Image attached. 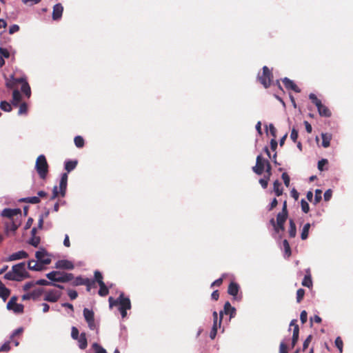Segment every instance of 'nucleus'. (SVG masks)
I'll list each match as a JSON object with an SVG mask.
<instances>
[{"mask_svg":"<svg viewBox=\"0 0 353 353\" xmlns=\"http://www.w3.org/2000/svg\"><path fill=\"white\" fill-rule=\"evenodd\" d=\"M99 290L98 294L101 296H105L109 294V289L105 284V283H101L99 284Z\"/></svg>","mask_w":353,"mask_h":353,"instance_id":"obj_28","label":"nucleus"},{"mask_svg":"<svg viewBox=\"0 0 353 353\" xmlns=\"http://www.w3.org/2000/svg\"><path fill=\"white\" fill-rule=\"evenodd\" d=\"M67 185L68 173H63L60 179L59 187L55 185L53 188L52 199H56L57 197H64L65 196Z\"/></svg>","mask_w":353,"mask_h":353,"instance_id":"obj_3","label":"nucleus"},{"mask_svg":"<svg viewBox=\"0 0 353 353\" xmlns=\"http://www.w3.org/2000/svg\"><path fill=\"white\" fill-rule=\"evenodd\" d=\"M40 241L41 239L39 236H34L30 237V239L28 241V243L32 245L33 247L37 248L40 243Z\"/></svg>","mask_w":353,"mask_h":353,"instance_id":"obj_39","label":"nucleus"},{"mask_svg":"<svg viewBox=\"0 0 353 353\" xmlns=\"http://www.w3.org/2000/svg\"><path fill=\"white\" fill-rule=\"evenodd\" d=\"M335 345L339 349V353H343V342L340 336L335 339Z\"/></svg>","mask_w":353,"mask_h":353,"instance_id":"obj_42","label":"nucleus"},{"mask_svg":"<svg viewBox=\"0 0 353 353\" xmlns=\"http://www.w3.org/2000/svg\"><path fill=\"white\" fill-rule=\"evenodd\" d=\"M21 101V94L19 90H14L12 92V103L14 105H17Z\"/></svg>","mask_w":353,"mask_h":353,"instance_id":"obj_32","label":"nucleus"},{"mask_svg":"<svg viewBox=\"0 0 353 353\" xmlns=\"http://www.w3.org/2000/svg\"><path fill=\"white\" fill-rule=\"evenodd\" d=\"M35 257L39 263L49 265L51 263L50 256L46 250L43 248H41L38 251L36 252Z\"/></svg>","mask_w":353,"mask_h":353,"instance_id":"obj_12","label":"nucleus"},{"mask_svg":"<svg viewBox=\"0 0 353 353\" xmlns=\"http://www.w3.org/2000/svg\"><path fill=\"white\" fill-rule=\"evenodd\" d=\"M301 209L305 213H307L310 210L309 204L305 200H301Z\"/></svg>","mask_w":353,"mask_h":353,"instance_id":"obj_51","label":"nucleus"},{"mask_svg":"<svg viewBox=\"0 0 353 353\" xmlns=\"http://www.w3.org/2000/svg\"><path fill=\"white\" fill-rule=\"evenodd\" d=\"M19 30V26L17 24H13L9 28V34H12Z\"/></svg>","mask_w":353,"mask_h":353,"instance_id":"obj_64","label":"nucleus"},{"mask_svg":"<svg viewBox=\"0 0 353 353\" xmlns=\"http://www.w3.org/2000/svg\"><path fill=\"white\" fill-rule=\"evenodd\" d=\"M288 217V211H287V203L286 200H285L283 203V206L282 211L277 214L276 216V224L277 227L281 230H284V223Z\"/></svg>","mask_w":353,"mask_h":353,"instance_id":"obj_10","label":"nucleus"},{"mask_svg":"<svg viewBox=\"0 0 353 353\" xmlns=\"http://www.w3.org/2000/svg\"><path fill=\"white\" fill-rule=\"evenodd\" d=\"M71 337L74 340L78 341V345L80 349H85L87 347L88 342L85 332H82L79 336V330L73 326L71 329Z\"/></svg>","mask_w":353,"mask_h":353,"instance_id":"obj_6","label":"nucleus"},{"mask_svg":"<svg viewBox=\"0 0 353 353\" xmlns=\"http://www.w3.org/2000/svg\"><path fill=\"white\" fill-rule=\"evenodd\" d=\"M328 163V161L323 159L318 162V169L321 171L323 170V166Z\"/></svg>","mask_w":353,"mask_h":353,"instance_id":"obj_55","label":"nucleus"},{"mask_svg":"<svg viewBox=\"0 0 353 353\" xmlns=\"http://www.w3.org/2000/svg\"><path fill=\"white\" fill-rule=\"evenodd\" d=\"M74 279V275L72 273L61 272L60 276L61 283H67Z\"/></svg>","mask_w":353,"mask_h":353,"instance_id":"obj_26","label":"nucleus"},{"mask_svg":"<svg viewBox=\"0 0 353 353\" xmlns=\"http://www.w3.org/2000/svg\"><path fill=\"white\" fill-rule=\"evenodd\" d=\"M213 315V325L212 327V330L210 333V337L212 339H214L217 334L218 327H220L221 326H219V321H218V314L216 311H214L212 314Z\"/></svg>","mask_w":353,"mask_h":353,"instance_id":"obj_17","label":"nucleus"},{"mask_svg":"<svg viewBox=\"0 0 353 353\" xmlns=\"http://www.w3.org/2000/svg\"><path fill=\"white\" fill-rule=\"evenodd\" d=\"M28 268L30 270L35 271L37 268H36V262L34 259L30 260L28 262Z\"/></svg>","mask_w":353,"mask_h":353,"instance_id":"obj_60","label":"nucleus"},{"mask_svg":"<svg viewBox=\"0 0 353 353\" xmlns=\"http://www.w3.org/2000/svg\"><path fill=\"white\" fill-rule=\"evenodd\" d=\"M35 285V283L34 281H29V282H27L24 284V285L23 286V290L24 291H28L31 288L34 287Z\"/></svg>","mask_w":353,"mask_h":353,"instance_id":"obj_58","label":"nucleus"},{"mask_svg":"<svg viewBox=\"0 0 353 353\" xmlns=\"http://www.w3.org/2000/svg\"><path fill=\"white\" fill-rule=\"evenodd\" d=\"M63 8L61 3H57L54 6L52 11V19L59 20L61 18Z\"/></svg>","mask_w":353,"mask_h":353,"instance_id":"obj_19","label":"nucleus"},{"mask_svg":"<svg viewBox=\"0 0 353 353\" xmlns=\"http://www.w3.org/2000/svg\"><path fill=\"white\" fill-rule=\"evenodd\" d=\"M274 191L276 196H280L282 194L281 183L278 181H275L273 184Z\"/></svg>","mask_w":353,"mask_h":353,"instance_id":"obj_29","label":"nucleus"},{"mask_svg":"<svg viewBox=\"0 0 353 353\" xmlns=\"http://www.w3.org/2000/svg\"><path fill=\"white\" fill-rule=\"evenodd\" d=\"M109 307L112 309L114 306L119 305V310H130L131 302L128 297L124 296V293L121 292L117 299L110 296L108 299Z\"/></svg>","mask_w":353,"mask_h":353,"instance_id":"obj_2","label":"nucleus"},{"mask_svg":"<svg viewBox=\"0 0 353 353\" xmlns=\"http://www.w3.org/2000/svg\"><path fill=\"white\" fill-rule=\"evenodd\" d=\"M72 284L74 285H85L87 286V290H88V278L84 279L81 276H77L74 279Z\"/></svg>","mask_w":353,"mask_h":353,"instance_id":"obj_23","label":"nucleus"},{"mask_svg":"<svg viewBox=\"0 0 353 353\" xmlns=\"http://www.w3.org/2000/svg\"><path fill=\"white\" fill-rule=\"evenodd\" d=\"M0 54L1 55V57L3 58H8L10 57V52L6 48H0Z\"/></svg>","mask_w":353,"mask_h":353,"instance_id":"obj_61","label":"nucleus"},{"mask_svg":"<svg viewBox=\"0 0 353 353\" xmlns=\"http://www.w3.org/2000/svg\"><path fill=\"white\" fill-rule=\"evenodd\" d=\"M74 144L77 148H81L84 145V140L81 136H77L75 137L74 139Z\"/></svg>","mask_w":353,"mask_h":353,"instance_id":"obj_43","label":"nucleus"},{"mask_svg":"<svg viewBox=\"0 0 353 353\" xmlns=\"http://www.w3.org/2000/svg\"><path fill=\"white\" fill-rule=\"evenodd\" d=\"M28 107L26 103H23L20 105L19 109V114H26L27 112Z\"/></svg>","mask_w":353,"mask_h":353,"instance_id":"obj_53","label":"nucleus"},{"mask_svg":"<svg viewBox=\"0 0 353 353\" xmlns=\"http://www.w3.org/2000/svg\"><path fill=\"white\" fill-rule=\"evenodd\" d=\"M282 81L287 90H292L297 93L301 92V90L295 84V83L290 79L285 77L282 79Z\"/></svg>","mask_w":353,"mask_h":353,"instance_id":"obj_18","label":"nucleus"},{"mask_svg":"<svg viewBox=\"0 0 353 353\" xmlns=\"http://www.w3.org/2000/svg\"><path fill=\"white\" fill-rule=\"evenodd\" d=\"M28 257V254L24 250H20L10 254L6 259L7 261H12Z\"/></svg>","mask_w":353,"mask_h":353,"instance_id":"obj_16","label":"nucleus"},{"mask_svg":"<svg viewBox=\"0 0 353 353\" xmlns=\"http://www.w3.org/2000/svg\"><path fill=\"white\" fill-rule=\"evenodd\" d=\"M10 310H12L14 314H22L24 310V306L23 304L16 303Z\"/></svg>","mask_w":353,"mask_h":353,"instance_id":"obj_37","label":"nucleus"},{"mask_svg":"<svg viewBox=\"0 0 353 353\" xmlns=\"http://www.w3.org/2000/svg\"><path fill=\"white\" fill-rule=\"evenodd\" d=\"M77 165V161L76 160H67L65 161V169L68 172L72 171Z\"/></svg>","mask_w":353,"mask_h":353,"instance_id":"obj_25","label":"nucleus"},{"mask_svg":"<svg viewBox=\"0 0 353 353\" xmlns=\"http://www.w3.org/2000/svg\"><path fill=\"white\" fill-rule=\"evenodd\" d=\"M296 234V225L293 220H290L289 236L291 238L295 237Z\"/></svg>","mask_w":353,"mask_h":353,"instance_id":"obj_30","label":"nucleus"},{"mask_svg":"<svg viewBox=\"0 0 353 353\" xmlns=\"http://www.w3.org/2000/svg\"><path fill=\"white\" fill-rule=\"evenodd\" d=\"M305 295V290L302 288H300L296 292V301L297 303H301L303 300Z\"/></svg>","mask_w":353,"mask_h":353,"instance_id":"obj_46","label":"nucleus"},{"mask_svg":"<svg viewBox=\"0 0 353 353\" xmlns=\"http://www.w3.org/2000/svg\"><path fill=\"white\" fill-rule=\"evenodd\" d=\"M239 285L234 281H232L228 285V293L232 296L233 300L240 301L242 299V294H239Z\"/></svg>","mask_w":353,"mask_h":353,"instance_id":"obj_11","label":"nucleus"},{"mask_svg":"<svg viewBox=\"0 0 353 353\" xmlns=\"http://www.w3.org/2000/svg\"><path fill=\"white\" fill-rule=\"evenodd\" d=\"M35 169L41 179H46L48 173V164L43 154L39 155L36 161Z\"/></svg>","mask_w":353,"mask_h":353,"instance_id":"obj_4","label":"nucleus"},{"mask_svg":"<svg viewBox=\"0 0 353 353\" xmlns=\"http://www.w3.org/2000/svg\"><path fill=\"white\" fill-rule=\"evenodd\" d=\"M34 283H35V285H38L47 286V285H54V283H52L51 281H47L46 279H39V280L34 281Z\"/></svg>","mask_w":353,"mask_h":353,"instance_id":"obj_44","label":"nucleus"},{"mask_svg":"<svg viewBox=\"0 0 353 353\" xmlns=\"http://www.w3.org/2000/svg\"><path fill=\"white\" fill-rule=\"evenodd\" d=\"M302 285L305 287L310 288L312 286V281L311 278V275L310 274H306L303 281H302Z\"/></svg>","mask_w":353,"mask_h":353,"instance_id":"obj_34","label":"nucleus"},{"mask_svg":"<svg viewBox=\"0 0 353 353\" xmlns=\"http://www.w3.org/2000/svg\"><path fill=\"white\" fill-rule=\"evenodd\" d=\"M269 179H270V178H268V176H265L264 178L261 179L259 180V183L261 185V186L264 189L268 187Z\"/></svg>","mask_w":353,"mask_h":353,"instance_id":"obj_57","label":"nucleus"},{"mask_svg":"<svg viewBox=\"0 0 353 353\" xmlns=\"http://www.w3.org/2000/svg\"><path fill=\"white\" fill-rule=\"evenodd\" d=\"M279 353H288V346L284 342L280 343Z\"/></svg>","mask_w":353,"mask_h":353,"instance_id":"obj_63","label":"nucleus"},{"mask_svg":"<svg viewBox=\"0 0 353 353\" xmlns=\"http://www.w3.org/2000/svg\"><path fill=\"white\" fill-rule=\"evenodd\" d=\"M257 79L265 88H268L272 84L273 74L268 67L265 65L263 67L262 74H259Z\"/></svg>","mask_w":353,"mask_h":353,"instance_id":"obj_5","label":"nucleus"},{"mask_svg":"<svg viewBox=\"0 0 353 353\" xmlns=\"http://www.w3.org/2000/svg\"><path fill=\"white\" fill-rule=\"evenodd\" d=\"M21 91L26 94L27 97H30L31 94L30 87L27 81H24V83L21 85Z\"/></svg>","mask_w":353,"mask_h":353,"instance_id":"obj_33","label":"nucleus"},{"mask_svg":"<svg viewBox=\"0 0 353 353\" xmlns=\"http://www.w3.org/2000/svg\"><path fill=\"white\" fill-rule=\"evenodd\" d=\"M283 248H284L285 256L287 258H289L292 254L290 244H289L288 241L286 239H285L283 241Z\"/></svg>","mask_w":353,"mask_h":353,"instance_id":"obj_35","label":"nucleus"},{"mask_svg":"<svg viewBox=\"0 0 353 353\" xmlns=\"http://www.w3.org/2000/svg\"><path fill=\"white\" fill-rule=\"evenodd\" d=\"M300 320L303 324L305 323L307 320V313L305 310H303L301 312Z\"/></svg>","mask_w":353,"mask_h":353,"instance_id":"obj_54","label":"nucleus"},{"mask_svg":"<svg viewBox=\"0 0 353 353\" xmlns=\"http://www.w3.org/2000/svg\"><path fill=\"white\" fill-rule=\"evenodd\" d=\"M299 338V327H295L293 329V334L292 338L291 347L294 348L296 345Z\"/></svg>","mask_w":353,"mask_h":353,"instance_id":"obj_24","label":"nucleus"},{"mask_svg":"<svg viewBox=\"0 0 353 353\" xmlns=\"http://www.w3.org/2000/svg\"><path fill=\"white\" fill-rule=\"evenodd\" d=\"M61 276V272L60 271H52L46 274V277L51 281L60 282V276Z\"/></svg>","mask_w":353,"mask_h":353,"instance_id":"obj_21","label":"nucleus"},{"mask_svg":"<svg viewBox=\"0 0 353 353\" xmlns=\"http://www.w3.org/2000/svg\"><path fill=\"white\" fill-rule=\"evenodd\" d=\"M92 348L94 350V353H107L105 350L97 343L92 344Z\"/></svg>","mask_w":353,"mask_h":353,"instance_id":"obj_45","label":"nucleus"},{"mask_svg":"<svg viewBox=\"0 0 353 353\" xmlns=\"http://www.w3.org/2000/svg\"><path fill=\"white\" fill-rule=\"evenodd\" d=\"M61 296V292L57 290H50L45 295L43 299L46 301L55 303Z\"/></svg>","mask_w":353,"mask_h":353,"instance_id":"obj_14","label":"nucleus"},{"mask_svg":"<svg viewBox=\"0 0 353 353\" xmlns=\"http://www.w3.org/2000/svg\"><path fill=\"white\" fill-rule=\"evenodd\" d=\"M10 341L5 342L0 347V352H8L10 350Z\"/></svg>","mask_w":353,"mask_h":353,"instance_id":"obj_50","label":"nucleus"},{"mask_svg":"<svg viewBox=\"0 0 353 353\" xmlns=\"http://www.w3.org/2000/svg\"><path fill=\"white\" fill-rule=\"evenodd\" d=\"M10 294V290L1 283V284H0V297L3 301H6Z\"/></svg>","mask_w":353,"mask_h":353,"instance_id":"obj_22","label":"nucleus"},{"mask_svg":"<svg viewBox=\"0 0 353 353\" xmlns=\"http://www.w3.org/2000/svg\"><path fill=\"white\" fill-rule=\"evenodd\" d=\"M317 110L321 117H330L332 115L330 110L323 103H321L319 107H317Z\"/></svg>","mask_w":353,"mask_h":353,"instance_id":"obj_20","label":"nucleus"},{"mask_svg":"<svg viewBox=\"0 0 353 353\" xmlns=\"http://www.w3.org/2000/svg\"><path fill=\"white\" fill-rule=\"evenodd\" d=\"M68 295L69 296V297L70 298L71 300H74L77 297L78 294H77V291H75L74 290H68Z\"/></svg>","mask_w":353,"mask_h":353,"instance_id":"obj_59","label":"nucleus"},{"mask_svg":"<svg viewBox=\"0 0 353 353\" xmlns=\"http://www.w3.org/2000/svg\"><path fill=\"white\" fill-rule=\"evenodd\" d=\"M103 277L102 274L99 271L96 270L94 272V280L92 282L90 281V287L91 286L92 283H94V281L97 282L98 284L104 283L103 281Z\"/></svg>","mask_w":353,"mask_h":353,"instance_id":"obj_31","label":"nucleus"},{"mask_svg":"<svg viewBox=\"0 0 353 353\" xmlns=\"http://www.w3.org/2000/svg\"><path fill=\"white\" fill-rule=\"evenodd\" d=\"M55 268L62 270H72L74 268L73 263L69 260H59L55 263Z\"/></svg>","mask_w":353,"mask_h":353,"instance_id":"obj_15","label":"nucleus"},{"mask_svg":"<svg viewBox=\"0 0 353 353\" xmlns=\"http://www.w3.org/2000/svg\"><path fill=\"white\" fill-rule=\"evenodd\" d=\"M312 339V335L310 334L306 339L304 341L303 344V351H305L309 346Z\"/></svg>","mask_w":353,"mask_h":353,"instance_id":"obj_47","label":"nucleus"},{"mask_svg":"<svg viewBox=\"0 0 353 353\" xmlns=\"http://www.w3.org/2000/svg\"><path fill=\"white\" fill-rule=\"evenodd\" d=\"M310 228V223H306L303 226L302 232H301V239L305 240L307 238Z\"/></svg>","mask_w":353,"mask_h":353,"instance_id":"obj_38","label":"nucleus"},{"mask_svg":"<svg viewBox=\"0 0 353 353\" xmlns=\"http://www.w3.org/2000/svg\"><path fill=\"white\" fill-rule=\"evenodd\" d=\"M94 312L90 310V330H94Z\"/></svg>","mask_w":353,"mask_h":353,"instance_id":"obj_52","label":"nucleus"},{"mask_svg":"<svg viewBox=\"0 0 353 353\" xmlns=\"http://www.w3.org/2000/svg\"><path fill=\"white\" fill-rule=\"evenodd\" d=\"M266 159H263L262 156L258 155L256 157V165L252 168L253 171L258 175H261L264 172L265 165H267Z\"/></svg>","mask_w":353,"mask_h":353,"instance_id":"obj_13","label":"nucleus"},{"mask_svg":"<svg viewBox=\"0 0 353 353\" xmlns=\"http://www.w3.org/2000/svg\"><path fill=\"white\" fill-rule=\"evenodd\" d=\"M229 315L230 319H232L236 315V309L232 307L229 301H227L224 304L223 310L220 311L219 312V326H221L223 315Z\"/></svg>","mask_w":353,"mask_h":353,"instance_id":"obj_8","label":"nucleus"},{"mask_svg":"<svg viewBox=\"0 0 353 353\" xmlns=\"http://www.w3.org/2000/svg\"><path fill=\"white\" fill-rule=\"evenodd\" d=\"M309 99L311 100L312 103H314L316 106V108L319 107L322 103L321 100L319 99L313 93L310 94Z\"/></svg>","mask_w":353,"mask_h":353,"instance_id":"obj_41","label":"nucleus"},{"mask_svg":"<svg viewBox=\"0 0 353 353\" xmlns=\"http://www.w3.org/2000/svg\"><path fill=\"white\" fill-rule=\"evenodd\" d=\"M322 137V145L323 148H328L330 145V141L332 139V136L329 134H324L323 133L321 134Z\"/></svg>","mask_w":353,"mask_h":353,"instance_id":"obj_27","label":"nucleus"},{"mask_svg":"<svg viewBox=\"0 0 353 353\" xmlns=\"http://www.w3.org/2000/svg\"><path fill=\"white\" fill-rule=\"evenodd\" d=\"M0 108L7 112H9L12 110V107L10 103H8L6 101H3L0 103Z\"/></svg>","mask_w":353,"mask_h":353,"instance_id":"obj_40","label":"nucleus"},{"mask_svg":"<svg viewBox=\"0 0 353 353\" xmlns=\"http://www.w3.org/2000/svg\"><path fill=\"white\" fill-rule=\"evenodd\" d=\"M43 292V289L37 288L30 292V295L33 300H37Z\"/></svg>","mask_w":353,"mask_h":353,"instance_id":"obj_36","label":"nucleus"},{"mask_svg":"<svg viewBox=\"0 0 353 353\" xmlns=\"http://www.w3.org/2000/svg\"><path fill=\"white\" fill-rule=\"evenodd\" d=\"M30 274L26 269V263L21 262L12 265L11 271L6 272L3 278L8 281H21L29 278Z\"/></svg>","mask_w":353,"mask_h":353,"instance_id":"obj_1","label":"nucleus"},{"mask_svg":"<svg viewBox=\"0 0 353 353\" xmlns=\"http://www.w3.org/2000/svg\"><path fill=\"white\" fill-rule=\"evenodd\" d=\"M22 219H12V220H9L8 221H6L5 225V232L6 234H8L9 232L15 233L18 228L21 224Z\"/></svg>","mask_w":353,"mask_h":353,"instance_id":"obj_9","label":"nucleus"},{"mask_svg":"<svg viewBox=\"0 0 353 353\" xmlns=\"http://www.w3.org/2000/svg\"><path fill=\"white\" fill-rule=\"evenodd\" d=\"M1 216L3 217H6L9 219V220H12V219L18 218L21 219V210L20 208H5L1 212Z\"/></svg>","mask_w":353,"mask_h":353,"instance_id":"obj_7","label":"nucleus"},{"mask_svg":"<svg viewBox=\"0 0 353 353\" xmlns=\"http://www.w3.org/2000/svg\"><path fill=\"white\" fill-rule=\"evenodd\" d=\"M224 276H225V275L223 274V275L222 276V277H221V278H219V279H218L215 280V281H214L211 284V287H212V288H213V287H214V286H217V287H219V286L221 285H222V283H223V277H224Z\"/></svg>","mask_w":353,"mask_h":353,"instance_id":"obj_56","label":"nucleus"},{"mask_svg":"<svg viewBox=\"0 0 353 353\" xmlns=\"http://www.w3.org/2000/svg\"><path fill=\"white\" fill-rule=\"evenodd\" d=\"M290 139L293 142L296 143L298 139V131L295 128H292L291 131Z\"/></svg>","mask_w":353,"mask_h":353,"instance_id":"obj_49","label":"nucleus"},{"mask_svg":"<svg viewBox=\"0 0 353 353\" xmlns=\"http://www.w3.org/2000/svg\"><path fill=\"white\" fill-rule=\"evenodd\" d=\"M282 179L283 181V183L285 185L286 187H289L290 185V176L288 174V173L286 172H283L282 174Z\"/></svg>","mask_w":353,"mask_h":353,"instance_id":"obj_48","label":"nucleus"},{"mask_svg":"<svg viewBox=\"0 0 353 353\" xmlns=\"http://www.w3.org/2000/svg\"><path fill=\"white\" fill-rule=\"evenodd\" d=\"M23 327H19V328H17V329H16V330H14L12 332V334H11V335H10V339L12 340V339L15 336H17V335H18V334H21V333L23 332Z\"/></svg>","mask_w":353,"mask_h":353,"instance_id":"obj_62","label":"nucleus"}]
</instances>
